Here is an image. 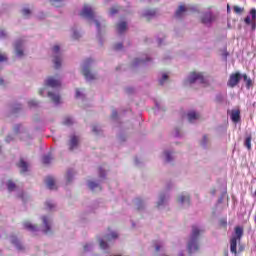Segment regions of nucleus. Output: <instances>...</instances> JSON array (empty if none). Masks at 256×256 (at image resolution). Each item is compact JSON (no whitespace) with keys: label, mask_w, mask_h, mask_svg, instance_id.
Wrapping results in <instances>:
<instances>
[{"label":"nucleus","mask_w":256,"mask_h":256,"mask_svg":"<svg viewBox=\"0 0 256 256\" xmlns=\"http://www.w3.org/2000/svg\"><path fill=\"white\" fill-rule=\"evenodd\" d=\"M92 132L94 133V135H102L103 129H101V126H99V125H93Z\"/></svg>","instance_id":"nucleus-36"},{"label":"nucleus","mask_w":256,"mask_h":256,"mask_svg":"<svg viewBox=\"0 0 256 256\" xmlns=\"http://www.w3.org/2000/svg\"><path fill=\"white\" fill-rule=\"evenodd\" d=\"M244 9L239 6H234V12L236 13H243Z\"/></svg>","instance_id":"nucleus-49"},{"label":"nucleus","mask_w":256,"mask_h":256,"mask_svg":"<svg viewBox=\"0 0 256 256\" xmlns=\"http://www.w3.org/2000/svg\"><path fill=\"white\" fill-rule=\"evenodd\" d=\"M114 49L116 51H121L123 49V44L122 43H118L114 46Z\"/></svg>","instance_id":"nucleus-50"},{"label":"nucleus","mask_w":256,"mask_h":256,"mask_svg":"<svg viewBox=\"0 0 256 256\" xmlns=\"http://www.w3.org/2000/svg\"><path fill=\"white\" fill-rule=\"evenodd\" d=\"M52 55L55 69H61L63 54L61 53V47L59 45H55L52 47Z\"/></svg>","instance_id":"nucleus-9"},{"label":"nucleus","mask_w":256,"mask_h":256,"mask_svg":"<svg viewBox=\"0 0 256 256\" xmlns=\"http://www.w3.org/2000/svg\"><path fill=\"white\" fill-rule=\"evenodd\" d=\"M119 237V234L116 231H110L109 233L105 234L103 237H98V243L100 245V248L103 249V251L109 249V243L117 240Z\"/></svg>","instance_id":"nucleus-4"},{"label":"nucleus","mask_w":256,"mask_h":256,"mask_svg":"<svg viewBox=\"0 0 256 256\" xmlns=\"http://www.w3.org/2000/svg\"><path fill=\"white\" fill-rule=\"evenodd\" d=\"M160 247L159 246H156V251H159Z\"/></svg>","instance_id":"nucleus-60"},{"label":"nucleus","mask_w":256,"mask_h":256,"mask_svg":"<svg viewBox=\"0 0 256 256\" xmlns=\"http://www.w3.org/2000/svg\"><path fill=\"white\" fill-rule=\"evenodd\" d=\"M80 17L83 19H87V21L91 24L94 23L96 25V29L98 31V35H101V31L107 27V22L101 16L97 15L95 9L91 5L85 4L80 11Z\"/></svg>","instance_id":"nucleus-2"},{"label":"nucleus","mask_w":256,"mask_h":256,"mask_svg":"<svg viewBox=\"0 0 256 256\" xmlns=\"http://www.w3.org/2000/svg\"><path fill=\"white\" fill-rule=\"evenodd\" d=\"M75 123V120L71 116H67L63 120V125H66L67 127H71Z\"/></svg>","instance_id":"nucleus-32"},{"label":"nucleus","mask_w":256,"mask_h":256,"mask_svg":"<svg viewBox=\"0 0 256 256\" xmlns=\"http://www.w3.org/2000/svg\"><path fill=\"white\" fill-rule=\"evenodd\" d=\"M53 158L51 157V155H45V156H43V159H42V161H43V163L45 164V165H49V163H51V160H52Z\"/></svg>","instance_id":"nucleus-43"},{"label":"nucleus","mask_w":256,"mask_h":256,"mask_svg":"<svg viewBox=\"0 0 256 256\" xmlns=\"http://www.w3.org/2000/svg\"><path fill=\"white\" fill-rule=\"evenodd\" d=\"M174 137H181V130L180 129L175 130Z\"/></svg>","instance_id":"nucleus-51"},{"label":"nucleus","mask_w":256,"mask_h":256,"mask_svg":"<svg viewBox=\"0 0 256 256\" xmlns=\"http://www.w3.org/2000/svg\"><path fill=\"white\" fill-rule=\"evenodd\" d=\"M189 11V8L187 6L181 5L178 7V9L175 12V17L177 19H181V17H185V14Z\"/></svg>","instance_id":"nucleus-21"},{"label":"nucleus","mask_w":256,"mask_h":256,"mask_svg":"<svg viewBox=\"0 0 256 256\" xmlns=\"http://www.w3.org/2000/svg\"><path fill=\"white\" fill-rule=\"evenodd\" d=\"M44 207L47 211H55L57 205L53 200H46L44 203Z\"/></svg>","instance_id":"nucleus-27"},{"label":"nucleus","mask_w":256,"mask_h":256,"mask_svg":"<svg viewBox=\"0 0 256 256\" xmlns=\"http://www.w3.org/2000/svg\"><path fill=\"white\" fill-rule=\"evenodd\" d=\"M99 181H88V187L91 189V191H101V181L105 179V176L107 175V172L103 168L98 169Z\"/></svg>","instance_id":"nucleus-10"},{"label":"nucleus","mask_w":256,"mask_h":256,"mask_svg":"<svg viewBox=\"0 0 256 256\" xmlns=\"http://www.w3.org/2000/svg\"><path fill=\"white\" fill-rule=\"evenodd\" d=\"M112 118H113V119H117V110H114V111L112 112Z\"/></svg>","instance_id":"nucleus-56"},{"label":"nucleus","mask_w":256,"mask_h":256,"mask_svg":"<svg viewBox=\"0 0 256 256\" xmlns=\"http://www.w3.org/2000/svg\"><path fill=\"white\" fill-rule=\"evenodd\" d=\"M22 15L28 19V17H31V11L29 10V8H23L22 9Z\"/></svg>","instance_id":"nucleus-42"},{"label":"nucleus","mask_w":256,"mask_h":256,"mask_svg":"<svg viewBox=\"0 0 256 256\" xmlns=\"http://www.w3.org/2000/svg\"><path fill=\"white\" fill-rule=\"evenodd\" d=\"M117 13H119V9H117V7H112L110 9V15H117Z\"/></svg>","instance_id":"nucleus-48"},{"label":"nucleus","mask_w":256,"mask_h":256,"mask_svg":"<svg viewBox=\"0 0 256 256\" xmlns=\"http://www.w3.org/2000/svg\"><path fill=\"white\" fill-rule=\"evenodd\" d=\"M51 2L53 5H55V7H59V5H56V3H63V0H51Z\"/></svg>","instance_id":"nucleus-53"},{"label":"nucleus","mask_w":256,"mask_h":256,"mask_svg":"<svg viewBox=\"0 0 256 256\" xmlns=\"http://www.w3.org/2000/svg\"><path fill=\"white\" fill-rule=\"evenodd\" d=\"M162 157L166 163H171V161L175 159V152L171 149H166L164 150Z\"/></svg>","instance_id":"nucleus-18"},{"label":"nucleus","mask_w":256,"mask_h":256,"mask_svg":"<svg viewBox=\"0 0 256 256\" xmlns=\"http://www.w3.org/2000/svg\"><path fill=\"white\" fill-rule=\"evenodd\" d=\"M10 243H12L18 251H23V244H21V241L16 236H10Z\"/></svg>","instance_id":"nucleus-23"},{"label":"nucleus","mask_w":256,"mask_h":256,"mask_svg":"<svg viewBox=\"0 0 256 256\" xmlns=\"http://www.w3.org/2000/svg\"><path fill=\"white\" fill-rule=\"evenodd\" d=\"M0 85H3V79L0 78Z\"/></svg>","instance_id":"nucleus-59"},{"label":"nucleus","mask_w":256,"mask_h":256,"mask_svg":"<svg viewBox=\"0 0 256 256\" xmlns=\"http://www.w3.org/2000/svg\"><path fill=\"white\" fill-rule=\"evenodd\" d=\"M76 99H83V90L81 89H76Z\"/></svg>","instance_id":"nucleus-44"},{"label":"nucleus","mask_w":256,"mask_h":256,"mask_svg":"<svg viewBox=\"0 0 256 256\" xmlns=\"http://www.w3.org/2000/svg\"><path fill=\"white\" fill-rule=\"evenodd\" d=\"M179 256H184V255H183V252H180V253H179Z\"/></svg>","instance_id":"nucleus-61"},{"label":"nucleus","mask_w":256,"mask_h":256,"mask_svg":"<svg viewBox=\"0 0 256 256\" xmlns=\"http://www.w3.org/2000/svg\"><path fill=\"white\" fill-rule=\"evenodd\" d=\"M242 77L246 83L247 89H251V87H253V80H251V78L247 77V74H243Z\"/></svg>","instance_id":"nucleus-31"},{"label":"nucleus","mask_w":256,"mask_h":256,"mask_svg":"<svg viewBox=\"0 0 256 256\" xmlns=\"http://www.w3.org/2000/svg\"><path fill=\"white\" fill-rule=\"evenodd\" d=\"M233 237H236V239L238 241H241V237H243V228L241 227H236L235 228V236Z\"/></svg>","instance_id":"nucleus-33"},{"label":"nucleus","mask_w":256,"mask_h":256,"mask_svg":"<svg viewBox=\"0 0 256 256\" xmlns=\"http://www.w3.org/2000/svg\"><path fill=\"white\" fill-rule=\"evenodd\" d=\"M172 187H173V183L171 182L166 185V189L168 190L171 189Z\"/></svg>","instance_id":"nucleus-57"},{"label":"nucleus","mask_w":256,"mask_h":256,"mask_svg":"<svg viewBox=\"0 0 256 256\" xmlns=\"http://www.w3.org/2000/svg\"><path fill=\"white\" fill-rule=\"evenodd\" d=\"M246 25H251L252 31L256 29V9L252 8L249 12V15L244 19Z\"/></svg>","instance_id":"nucleus-12"},{"label":"nucleus","mask_w":256,"mask_h":256,"mask_svg":"<svg viewBox=\"0 0 256 256\" xmlns=\"http://www.w3.org/2000/svg\"><path fill=\"white\" fill-rule=\"evenodd\" d=\"M23 228L30 233H37L39 231V226L32 224L31 221H24Z\"/></svg>","instance_id":"nucleus-19"},{"label":"nucleus","mask_w":256,"mask_h":256,"mask_svg":"<svg viewBox=\"0 0 256 256\" xmlns=\"http://www.w3.org/2000/svg\"><path fill=\"white\" fill-rule=\"evenodd\" d=\"M0 39H7V31L0 29Z\"/></svg>","instance_id":"nucleus-47"},{"label":"nucleus","mask_w":256,"mask_h":256,"mask_svg":"<svg viewBox=\"0 0 256 256\" xmlns=\"http://www.w3.org/2000/svg\"><path fill=\"white\" fill-rule=\"evenodd\" d=\"M71 31L72 39H81V32L79 31V29H77V27L72 28Z\"/></svg>","instance_id":"nucleus-34"},{"label":"nucleus","mask_w":256,"mask_h":256,"mask_svg":"<svg viewBox=\"0 0 256 256\" xmlns=\"http://www.w3.org/2000/svg\"><path fill=\"white\" fill-rule=\"evenodd\" d=\"M251 135H247L244 140V146L248 149V151H251V141H252Z\"/></svg>","instance_id":"nucleus-35"},{"label":"nucleus","mask_w":256,"mask_h":256,"mask_svg":"<svg viewBox=\"0 0 256 256\" xmlns=\"http://www.w3.org/2000/svg\"><path fill=\"white\" fill-rule=\"evenodd\" d=\"M5 141L6 143H11L13 141V136L12 135L7 136Z\"/></svg>","instance_id":"nucleus-52"},{"label":"nucleus","mask_w":256,"mask_h":256,"mask_svg":"<svg viewBox=\"0 0 256 256\" xmlns=\"http://www.w3.org/2000/svg\"><path fill=\"white\" fill-rule=\"evenodd\" d=\"M73 177H75V170H73V169L68 170V172L66 174L67 182L70 183V181L73 180Z\"/></svg>","instance_id":"nucleus-38"},{"label":"nucleus","mask_w":256,"mask_h":256,"mask_svg":"<svg viewBox=\"0 0 256 256\" xmlns=\"http://www.w3.org/2000/svg\"><path fill=\"white\" fill-rule=\"evenodd\" d=\"M201 116L199 115L198 112L196 111H189L187 113V119L189 121V123H195V121H198V119L200 118Z\"/></svg>","instance_id":"nucleus-24"},{"label":"nucleus","mask_w":256,"mask_h":256,"mask_svg":"<svg viewBox=\"0 0 256 256\" xmlns=\"http://www.w3.org/2000/svg\"><path fill=\"white\" fill-rule=\"evenodd\" d=\"M8 60L7 54H0V69L1 63H5Z\"/></svg>","instance_id":"nucleus-45"},{"label":"nucleus","mask_w":256,"mask_h":256,"mask_svg":"<svg viewBox=\"0 0 256 256\" xmlns=\"http://www.w3.org/2000/svg\"><path fill=\"white\" fill-rule=\"evenodd\" d=\"M14 55L18 57V59H23L25 57L26 53V42L24 39H18L14 42Z\"/></svg>","instance_id":"nucleus-6"},{"label":"nucleus","mask_w":256,"mask_h":256,"mask_svg":"<svg viewBox=\"0 0 256 256\" xmlns=\"http://www.w3.org/2000/svg\"><path fill=\"white\" fill-rule=\"evenodd\" d=\"M79 147V136L71 135L69 141V150L75 151Z\"/></svg>","instance_id":"nucleus-17"},{"label":"nucleus","mask_w":256,"mask_h":256,"mask_svg":"<svg viewBox=\"0 0 256 256\" xmlns=\"http://www.w3.org/2000/svg\"><path fill=\"white\" fill-rule=\"evenodd\" d=\"M37 105H39V102H37V100L28 101V107H37Z\"/></svg>","instance_id":"nucleus-46"},{"label":"nucleus","mask_w":256,"mask_h":256,"mask_svg":"<svg viewBox=\"0 0 256 256\" xmlns=\"http://www.w3.org/2000/svg\"><path fill=\"white\" fill-rule=\"evenodd\" d=\"M157 41H158V45H163V39L158 38Z\"/></svg>","instance_id":"nucleus-58"},{"label":"nucleus","mask_w":256,"mask_h":256,"mask_svg":"<svg viewBox=\"0 0 256 256\" xmlns=\"http://www.w3.org/2000/svg\"><path fill=\"white\" fill-rule=\"evenodd\" d=\"M59 87H61V79L55 76H49L44 80V87L39 89V95L41 97H49L54 105H59L61 103L59 92L57 90H51L59 89Z\"/></svg>","instance_id":"nucleus-1"},{"label":"nucleus","mask_w":256,"mask_h":256,"mask_svg":"<svg viewBox=\"0 0 256 256\" xmlns=\"http://www.w3.org/2000/svg\"><path fill=\"white\" fill-rule=\"evenodd\" d=\"M201 145L205 148L209 145V137L203 136L201 140Z\"/></svg>","instance_id":"nucleus-41"},{"label":"nucleus","mask_w":256,"mask_h":256,"mask_svg":"<svg viewBox=\"0 0 256 256\" xmlns=\"http://www.w3.org/2000/svg\"><path fill=\"white\" fill-rule=\"evenodd\" d=\"M18 167L20 169V173H27V171H29V163L25 162L23 159H20Z\"/></svg>","instance_id":"nucleus-26"},{"label":"nucleus","mask_w":256,"mask_h":256,"mask_svg":"<svg viewBox=\"0 0 256 256\" xmlns=\"http://www.w3.org/2000/svg\"><path fill=\"white\" fill-rule=\"evenodd\" d=\"M167 201H169V194L167 192H161L158 196V201L156 202V207L158 209H163L165 205H167Z\"/></svg>","instance_id":"nucleus-15"},{"label":"nucleus","mask_w":256,"mask_h":256,"mask_svg":"<svg viewBox=\"0 0 256 256\" xmlns=\"http://www.w3.org/2000/svg\"><path fill=\"white\" fill-rule=\"evenodd\" d=\"M255 195H256V190H255Z\"/></svg>","instance_id":"nucleus-63"},{"label":"nucleus","mask_w":256,"mask_h":256,"mask_svg":"<svg viewBox=\"0 0 256 256\" xmlns=\"http://www.w3.org/2000/svg\"><path fill=\"white\" fill-rule=\"evenodd\" d=\"M201 235V229L197 226L192 227L191 235L188 239L187 250L188 253L193 254L199 251V236Z\"/></svg>","instance_id":"nucleus-3"},{"label":"nucleus","mask_w":256,"mask_h":256,"mask_svg":"<svg viewBox=\"0 0 256 256\" xmlns=\"http://www.w3.org/2000/svg\"><path fill=\"white\" fill-rule=\"evenodd\" d=\"M177 201L182 207H189V203H191V196L187 192L181 193L178 196Z\"/></svg>","instance_id":"nucleus-14"},{"label":"nucleus","mask_w":256,"mask_h":256,"mask_svg":"<svg viewBox=\"0 0 256 256\" xmlns=\"http://www.w3.org/2000/svg\"><path fill=\"white\" fill-rule=\"evenodd\" d=\"M241 77H243V76L239 72H237L235 74H231L230 78L228 80V83H227L228 87H232V88L237 87L239 81H241Z\"/></svg>","instance_id":"nucleus-16"},{"label":"nucleus","mask_w":256,"mask_h":256,"mask_svg":"<svg viewBox=\"0 0 256 256\" xmlns=\"http://www.w3.org/2000/svg\"><path fill=\"white\" fill-rule=\"evenodd\" d=\"M14 133H16V134L23 133L24 135H26L25 128H23V126L21 124H17L14 126Z\"/></svg>","instance_id":"nucleus-37"},{"label":"nucleus","mask_w":256,"mask_h":256,"mask_svg":"<svg viewBox=\"0 0 256 256\" xmlns=\"http://www.w3.org/2000/svg\"><path fill=\"white\" fill-rule=\"evenodd\" d=\"M95 247V244L93 242H87L83 248L84 251L89 252V251H93V248Z\"/></svg>","instance_id":"nucleus-39"},{"label":"nucleus","mask_w":256,"mask_h":256,"mask_svg":"<svg viewBox=\"0 0 256 256\" xmlns=\"http://www.w3.org/2000/svg\"><path fill=\"white\" fill-rule=\"evenodd\" d=\"M42 220V233L45 235H51L53 233V217L51 215H44L41 217Z\"/></svg>","instance_id":"nucleus-7"},{"label":"nucleus","mask_w":256,"mask_h":256,"mask_svg":"<svg viewBox=\"0 0 256 256\" xmlns=\"http://www.w3.org/2000/svg\"><path fill=\"white\" fill-rule=\"evenodd\" d=\"M237 241V237H232L230 240V251L234 253V255H237Z\"/></svg>","instance_id":"nucleus-28"},{"label":"nucleus","mask_w":256,"mask_h":256,"mask_svg":"<svg viewBox=\"0 0 256 256\" xmlns=\"http://www.w3.org/2000/svg\"><path fill=\"white\" fill-rule=\"evenodd\" d=\"M19 109H21V104H17V105L14 107V113H17V111H19Z\"/></svg>","instance_id":"nucleus-54"},{"label":"nucleus","mask_w":256,"mask_h":256,"mask_svg":"<svg viewBox=\"0 0 256 256\" xmlns=\"http://www.w3.org/2000/svg\"><path fill=\"white\" fill-rule=\"evenodd\" d=\"M126 31H127V22L122 21V22L118 23L117 32L119 33V35L125 33Z\"/></svg>","instance_id":"nucleus-29"},{"label":"nucleus","mask_w":256,"mask_h":256,"mask_svg":"<svg viewBox=\"0 0 256 256\" xmlns=\"http://www.w3.org/2000/svg\"><path fill=\"white\" fill-rule=\"evenodd\" d=\"M151 63V57L147 54L142 55L140 58H135L132 62V67H139V65H147Z\"/></svg>","instance_id":"nucleus-13"},{"label":"nucleus","mask_w":256,"mask_h":256,"mask_svg":"<svg viewBox=\"0 0 256 256\" xmlns=\"http://www.w3.org/2000/svg\"><path fill=\"white\" fill-rule=\"evenodd\" d=\"M203 85L205 83V76L201 72H192L185 80V85Z\"/></svg>","instance_id":"nucleus-5"},{"label":"nucleus","mask_w":256,"mask_h":256,"mask_svg":"<svg viewBox=\"0 0 256 256\" xmlns=\"http://www.w3.org/2000/svg\"><path fill=\"white\" fill-rule=\"evenodd\" d=\"M201 23H203V25H211L213 23H215V21L217 20V16H215V14H213V12L208 11V12H204L201 15Z\"/></svg>","instance_id":"nucleus-11"},{"label":"nucleus","mask_w":256,"mask_h":256,"mask_svg":"<svg viewBox=\"0 0 256 256\" xmlns=\"http://www.w3.org/2000/svg\"><path fill=\"white\" fill-rule=\"evenodd\" d=\"M167 81H169V75L167 74H162L161 78L159 79V84L160 85H165V83H167Z\"/></svg>","instance_id":"nucleus-40"},{"label":"nucleus","mask_w":256,"mask_h":256,"mask_svg":"<svg viewBox=\"0 0 256 256\" xmlns=\"http://www.w3.org/2000/svg\"><path fill=\"white\" fill-rule=\"evenodd\" d=\"M227 11H228V12L230 11V8H229V6H227Z\"/></svg>","instance_id":"nucleus-62"},{"label":"nucleus","mask_w":256,"mask_h":256,"mask_svg":"<svg viewBox=\"0 0 256 256\" xmlns=\"http://www.w3.org/2000/svg\"><path fill=\"white\" fill-rule=\"evenodd\" d=\"M141 205H144V203L142 201H139L137 203V207H138L139 210L143 209V207H141Z\"/></svg>","instance_id":"nucleus-55"},{"label":"nucleus","mask_w":256,"mask_h":256,"mask_svg":"<svg viewBox=\"0 0 256 256\" xmlns=\"http://www.w3.org/2000/svg\"><path fill=\"white\" fill-rule=\"evenodd\" d=\"M230 118L233 123H239L241 121V111L235 109L231 111Z\"/></svg>","instance_id":"nucleus-25"},{"label":"nucleus","mask_w":256,"mask_h":256,"mask_svg":"<svg viewBox=\"0 0 256 256\" xmlns=\"http://www.w3.org/2000/svg\"><path fill=\"white\" fill-rule=\"evenodd\" d=\"M93 65V59L88 58L82 63V72L86 81H93L95 79V74L91 73L90 67Z\"/></svg>","instance_id":"nucleus-8"},{"label":"nucleus","mask_w":256,"mask_h":256,"mask_svg":"<svg viewBox=\"0 0 256 256\" xmlns=\"http://www.w3.org/2000/svg\"><path fill=\"white\" fill-rule=\"evenodd\" d=\"M45 183H46V187H48L50 191H54L55 189H57L55 178L48 176L45 180Z\"/></svg>","instance_id":"nucleus-22"},{"label":"nucleus","mask_w":256,"mask_h":256,"mask_svg":"<svg viewBox=\"0 0 256 256\" xmlns=\"http://www.w3.org/2000/svg\"><path fill=\"white\" fill-rule=\"evenodd\" d=\"M6 187L10 193H12V191H17V185L15 182H13V180H8L6 182Z\"/></svg>","instance_id":"nucleus-30"},{"label":"nucleus","mask_w":256,"mask_h":256,"mask_svg":"<svg viewBox=\"0 0 256 256\" xmlns=\"http://www.w3.org/2000/svg\"><path fill=\"white\" fill-rule=\"evenodd\" d=\"M156 15L157 11H155V9H145L142 12V17H144V19H147V21H151V19L155 18Z\"/></svg>","instance_id":"nucleus-20"}]
</instances>
